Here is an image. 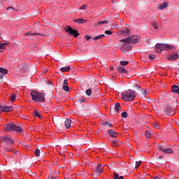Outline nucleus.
Wrapping results in <instances>:
<instances>
[{"label":"nucleus","instance_id":"nucleus-1","mask_svg":"<svg viewBox=\"0 0 179 179\" xmlns=\"http://www.w3.org/2000/svg\"><path fill=\"white\" fill-rule=\"evenodd\" d=\"M136 97V92L134 90H128L122 93V99L124 101H134Z\"/></svg>","mask_w":179,"mask_h":179},{"label":"nucleus","instance_id":"nucleus-2","mask_svg":"<svg viewBox=\"0 0 179 179\" xmlns=\"http://www.w3.org/2000/svg\"><path fill=\"white\" fill-rule=\"evenodd\" d=\"M155 48L156 52L158 54H162V51H171L174 47L167 43H157Z\"/></svg>","mask_w":179,"mask_h":179},{"label":"nucleus","instance_id":"nucleus-3","mask_svg":"<svg viewBox=\"0 0 179 179\" xmlns=\"http://www.w3.org/2000/svg\"><path fill=\"white\" fill-rule=\"evenodd\" d=\"M31 96L34 101H39L40 103H44V101H45V94L44 93L38 92L36 91H32L31 92Z\"/></svg>","mask_w":179,"mask_h":179},{"label":"nucleus","instance_id":"nucleus-4","mask_svg":"<svg viewBox=\"0 0 179 179\" xmlns=\"http://www.w3.org/2000/svg\"><path fill=\"white\" fill-rule=\"evenodd\" d=\"M0 139L1 141V145L3 146H8L10 148H12L13 145H15V141L10 136H3L0 137Z\"/></svg>","mask_w":179,"mask_h":179},{"label":"nucleus","instance_id":"nucleus-5","mask_svg":"<svg viewBox=\"0 0 179 179\" xmlns=\"http://www.w3.org/2000/svg\"><path fill=\"white\" fill-rule=\"evenodd\" d=\"M4 129L6 132H22V127L16 126L14 124H6L4 125Z\"/></svg>","mask_w":179,"mask_h":179},{"label":"nucleus","instance_id":"nucleus-6","mask_svg":"<svg viewBox=\"0 0 179 179\" xmlns=\"http://www.w3.org/2000/svg\"><path fill=\"white\" fill-rule=\"evenodd\" d=\"M120 41H127L129 44H136L139 42V36L136 35H132L126 39H122Z\"/></svg>","mask_w":179,"mask_h":179},{"label":"nucleus","instance_id":"nucleus-7","mask_svg":"<svg viewBox=\"0 0 179 179\" xmlns=\"http://www.w3.org/2000/svg\"><path fill=\"white\" fill-rule=\"evenodd\" d=\"M65 31L69 34V36H73V37H78L79 36V33L78 30L72 29V27L68 26L65 29Z\"/></svg>","mask_w":179,"mask_h":179},{"label":"nucleus","instance_id":"nucleus-8","mask_svg":"<svg viewBox=\"0 0 179 179\" xmlns=\"http://www.w3.org/2000/svg\"><path fill=\"white\" fill-rule=\"evenodd\" d=\"M120 43H124V44L122 45V52H125V51H131L132 50V45H131L129 42L127 41H120Z\"/></svg>","mask_w":179,"mask_h":179},{"label":"nucleus","instance_id":"nucleus-9","mask_svg":"<svg viewBox=\"0 0 179 179\" xmlns=\"http://www.w3.org/2000/svg\"><path fill=\"white\" fill-rule=\"evenodd\" d=\"M158 149L161 151L163 152V153H167V154H171L174 153V150L171 148H166L163 145H158Z\"/></svg>","mask_w":179,"mask_h":179},{"label":"nucleus","instance_id":"nucleus-10","mask_svg":"<svg viewBox=\"0 0 179 179\" xmlns=\"http://www.w3.org/2000/svg\"><path fill=\"white\" fill-rule=\"evenodd\" d=\"M165 112L166 113L167 115H174L176 114L174 108L170 107L166 108Z\"/></svg>","mask_w":179,"mask_h":179},{"label":"nucleus","instance_id":"nucleus-11","mask_svg":"<svg viewBox=\"0 0 179 179\" xmlns=\"http://www.w3.org/2000/svg\"><path fill=\"white\" fill-rule=\"evenodd\" d=\"M168 61H176V59H178V54L173 53L167 57Z\"/></svg>","mask_w":179,"mask_h":179},{"label":"nucleus","instance_id":"nucleus-12","mask_svg":"<svg viewBox=\"0 0 179 179\" xmlns=\"http://www.w3.org/2000/svg\"><path fill=\"white\" fill-rule=\"evenodd\" d=\"M13 110V106H2L1 111L3 113H9L10 111H12Z\"/></svg>","mask_w":179,"mask_h":179},{"label":"nucleus","instance_id":"nucleus-13","mask_svg":"<svg viewBox=\"0 0 179 179\" xmlns=\"http://www.w3.org/2000/svg\"><path fill=\"white\" fill-rule=\"evenodd\" d=\"M108 134L111 136V138H117L118 136V133L113 129L108 130Z\"/></svg>","mask_w":179,"mask_h":179},{"label":"nucleus","instance_id":"nucleus-14","mask_svg":"<svg viewBox=\"0 0 179 179\" xmlns=\"http://www.w3.org/2000/svg\"><path fill=\"white\" fill-rule=\"evenodd\" d=\"M103 171V167L101 166V164H98L96 166H95L94 172L101 174Z\"/></svg>","mask_w":179,"mask_h":179},{"label":"nucleus","instance_id":"nucleus-15","mask_svg":"<svg viewBox=\"0 0 179 179\" xmlns=\"http://www.w3.org/2000/svg\"><path fill=\"white\" fill-rule=\"evenodd\" d=\"M62 89L64 90V92H69V87H68V80H64Z\"/></svg>","mask_w":179,"mask_h":179},{"label":"nucleus","instance_id":"nucleus-16","mask_svg":"<svg viewBox=\"0 0 179 179\" xmlns=\"http://www.w3.org/2000/svg\"><path fill=\"white\" fill-rule=\"evenodd\" d=\"M171 92H172V93H177V94H179V87H178V85H173L171 87Z\"/></svg>","mask_w":179,"mask_h":179},{"label":"nucleus","instance_id":"nucleus-17","mask_svg":"<svg viewBox=\"0 0 179 179\" xmlns=\"http://www.w3.org/2000/svg\"><path fill=\"white\" fill-rule=\"evenodd\" d=\"M121 142H119L118 140H112L111 145L113 148H118L120 146Z\"/></svg>","mask_w":179,"mask_h":179},{"label":"nucleus","instance_id":"nucleus-18","mask_svg":"<svg viewBox=\"0 0 179 179\" xmlns=\"http://www.w3.org/2000/svg\"><path fill=\"white\" fill-rule=\"evenodd\" d=\"M71 124H72V120L69 119H66L64 122V126L68 129L69 128H71Z\"/></svg>","mask_w":179,"mask_h":179},{"label":"nucleus","instance_id":"nucleus-19","mask_svg":"<svg viewBox=\"0 0 179 179\" xmlns=\"http://www.w3.org/2000/svg\"><path fill=\"white\" fill-rule=\"evenodd\" d=\"M117 72L119 73H125L126 75L128 74V70H125L124 67H120L117 69Z\"/></svg>","mask_w":179,"mask_h":179},{"label":"nucleus","instance_id":"nucleus-20","mask_svg":"<svg viewBox=\"0 0 179 179\" xmlns=\"http://www.w3.org/2000/svg\"><path fill=\"white\" fill-rule=\"evenodd\" d=\"M167 6H169V4L166 2H164V3H160V4L158 5V8L160 10L166 9V8H167Z\"/></svg>","mask_w":179,"mask_h":179},{"label":"nucleus","instance_id":"nucleus-21","mask_svg":"<svg viewBox=\"0 0 179 179\" xmlns=\"http://www.w3.org/2000/svg\"><path fill=\"white\" fill-rule=\"evenodd\" d=\"M102 124L104 127H106V128H113V127H114V124L108 122V121L103 122Z\"/></svg>","mask_w":179,"mask_h":179},{"label":"nucleus","instance_id":"nucleus-22","mask_svg":"<svg viewBox=\"0 0 179 179\" xmlns=\"http://www.w3.org/2000/svg\"><path fill=\"white\" fill-rule=\"evenodd\" d=\"M120 110H121V104H120V103H116L114 107V111H115V113H118Z\"/></svg>","mask_w":179,"mask_h":179},{"label":"nucleus","instance_id":"nucleus-23","mask_svg":"<svg viewBox=\"0 0 179 179\" xmlns=\"http://www.w3.org/2000/svg\"><path fill=\"white\" fill-rule=\"evenodd\" d=\"M106 35L104 34H101V35H99V36H94L92 38V39L95 41H97V40H101V38H103V37H105Z\"/></svg>","mask_w":179,"mask_h":179},{"label":"nucleus","instance_id":"nucleus-24","mask_svg":"<svg viewBox=\"0 0 179 179\" xmlns=\"http://www.w3.org/2000/svg\"><path fill=\"white\" fill-rule=\"evenodd\" d=\"M61 72H69L71 71V66H65L60 68Z\"/></svg>","mask_w":179,"mask_h":179},{"label":"nucleus","instance_id":"nucleus-25","mask_svg":"<svg viewBox=\"0 0 179 179\" xmlns=\"http://www.w3.org/2000/svg\"><path fill=\"white\" fill-rule=\"evenodd\" d=\"M122 34L124 35V36H129V33H131V31H129V29L128 28H126L124 30L121 31Z\"/></svg>","mask_w":179,"mask_h":179},{"label":"nucleus","instance_id":"nucleus-26","mask_svg":"<svg viewBox=\"0 0 179 179\" xmlns=\"http://www.w3.org/2000/svg\"><path fill=\"white\" fill-rule=\"evenodd\" d=\"M34 117H38L41 120L43 119V116L41 115L40 113L38 112V110H35L33 112Z\"/></svg>","mask_w":179,"mask_h":179},{"label":"nucleus","instance_id":"nucleus-27","mask_svg":"<svg viewBox=\"0 0 179 179\" xmlns=\"http://www.w3.org/2000/svg\"><path fill=\"white\" fill-rule=\"evenodd\" d=\"M145 135L146 138H152V135H153V133H152V131H146Z\"/></svg>","mask_w":179,"mask_h":179},{"label":"nucleus","instance_id":"nucleus-28","mask_svg":"<svg viewBox=\"0 0 179 179\" xmlns=\"http://www.w3.org/2000/svg\"><path fill=\"white\" fill-rule=\"evenodd\" d=\"M24 36H43L41 34H39V33H31V32H28V33H26L24 34Z\"/></svg>","mask_w":179,"mask_h":179},{"label":"nucleus","instance_id":"nucleus-29","mask_svg":"<svg viewBox=\"0 0 179 179\" xmlns=\"http://www.w3.org/2000/svg\"><path fill=\"white\" fill-rule=\"evenodd\" d=\"M0 73H3V75H6L8 73V69L1 67Z\"/></svg>","mask_w":179,"mask_h":179},{"label":"nucleus","instance_id":"nucleus-30","mask_svg":"<svg viewBox=\"0 0 179 179\" xmlns=\"http://www.w3.org/2000/svg\"><path fill=\"white\" fill-rule=\"evenodd\" d=\"M113 178L114 179H124V176H120L118 173H114L113 174Z\"/></svg>","mask_w":179,"mask_h":179},{"label":"nucleus","instance_id":"nucleus-31","mask_svg":"<svg viewBox=\"0 0 179 179\" xmlns=\"http://www.w3.org/2000/svg\"><path fill=\"white\" fill-rule=\"evenodd\" d=\"M6 45H8V43H0V50H5L6 48Z\"/></svg>","mask_w":179,"mask_h":179},{"label":"nucleus","instance_id":"nucleus-32","mask_svg":"<svg viewBox=\"0 0 179 179\" xmlns=\"http://www.w3.org/2000/svg\"><path fill=\"white\" fill-rule=\"evenodd\" d=\"M128 64H129V62H128V61H121L120 62V65H122V66H127V65H128Z\"/></svg>","mask_w":179,"mask_h":179},{"label":"nucleus","instance_id":"nucleus-33","mask_svg":"<svg viewBox=\"0 0 179 179\" xmlns=\"http://www.w3.org/2000/svg\"><path fill=\"white\" fill-rule=\"evenodd\" d=\"M74 22H76V23H86V20H75Z\"/></svg>","mask_w":179,"mask_h":179},{"label":"nucleus","instance_id":"nucleus-34","mask_svg":"<svg viewBox=\"0 0 179 179\" xmlns=\"http://www.w3.org/2000/svg\"><path fill=\"white\" fill-rule=\"evenodd\" d=\"M92 89H88L85 91V94H87V96H92Z\"/></svg>","mask_w":179,"mask_h":179},{"label":"nucleus","instance_id":"nucleus-35","mask_svg":"<svg viewBox=\"0 0 179 179\" xmlns=\"http://www.w3.org/2000/svg\"><path fill=\"white\" fill-rule=\"evenodd\" d=\"M10 100H11V101H15L16 100V95L15 94H13L10 96Z\"/></svg>","mask_w":179,"mask_h":179},{"label":"nucleus","instance_id":"nucleus-36","mask_svg":"<svg viewBox=\"0 0 179 179\" xmlns=\"http://www.w3.org/2000/svg\"><path fill=\"white\" fill-rule=\"evenodd\" d=\"M122 118H127L128 117V113L123 112L121 114Z\"/></svg>","mask_w":179,"mask_h":179},{"label":"nucleus","instance_id":"nucleus-37","mask_svg":"<svg viewBox=\"0 0 179 179\" xmlns=\"http://www.w3.org/2000/svg\"><path fill=\"white\" fill-rule=\"evenodd\" d=\"M108 24V21L107 20H102V21L98 22V24Z\"/></svg>","mask_w":179,"mask_h":179},{"label":"nucleus","instance_id":"nucleus-38","mask_svg":"<svg viewBox=\"0 0 179 179\" xmlns=\"http://www.w3.org/2000/svg\"><path fill=\"white\" fill-rule=\"evenodd\" d=\"M35 156H36V157H38V156H40V149H38V148L36 149Z\"/></svg>","mask_w":179,"mask_h":179},{"label":"nucleus","instance_id":"nucleus-39","mask_svg":"<svg viewBox=\"0 0 179 179\" xmlns=\"http://www.w3.org/2000/svg\"><path fill=\"white\" fill-rule=\"evenodd\" d=\"M151 24H152V27L155 29V30H157V24L156 22H151Z\"/></svg>","mask_w":179,"mask_h":179},{"label":"nucleus","instance_id":"nucleus-40","mask_svg":"<svg viewBox=\"0 0 179 179\" xmlns=\"http://www.w3.org/2000/svg\"><path fill=\"white\" fill-rule=\"evenodd\" d=\"M4 150L6 152H12V148L9 146L4 148Z\"/></svg>","mask_w":179,"mask_h":179},{"label":"nucleus","instance_id":"nucleus-41","mask_svg":"<svg viewBox=\"0 0 179 179\" xmlns=\"http://www.w3.org/2000/svg\"><path fill=\"white\" fill-rule=\"evenodd\" d=\"M141 161H136V169H138V167H139V166H141Z\"/></svg>","mask_w":179,"mask_h":179},{"label":"nucleus","instance_id":"nucleus-42","mask_svg":"<svg viewBox=\"0 0 179 179\" xmlns=\"http://www.w3.org/2000/svg\"><path fill=\"white\" fill-rule=\"evenodd\" d=\"M105 34H107L108 36H111V34H113V32L111 31H105Z\"/></svg>","mask_w":179,"mask_h":179},{"label":"nucleus","instance_id":"nucleus-43","mask_svg":"<svg viewBox=\"0 0 179 179\" xmlns=\"http://www.w3.org/2000/svg\"><path fill=\"white\" fill-rule=\"evenodd\" d=\"M149 58H150V59H155V58H156V55H149Z\"/></svg>","mask_w":179,"mask_h":179},{"label":"nucleus","instance_id":"nucleus-44","mask_svg":"<svg viewBox=\"0 0 179 179\" xmlns=\"http://www.w3.org/2000/svg\"><path fill=\"white\" fill-rule=\"evenodd\" d=\"M149 93H150L149 90H144L143 94V96H146V94H149Z\"/></svg>","mask_w":179,"mask_h":179},{"label":"nucleus","instance_id":"nucleus-45","mask_svg":"<svg viewBox=\"0 0 179 179\" xmlns=\"http://www.w3.org/2000/svg\"><path fill=\"white\" fill-rule=\"evenodd\" d=\"M154 128H155L156 129H159L160 128V125H159V124H154Z\"/></svg>","mask_w":179,"mask_h":179},{"label":"nucleus","instance_id":"nucleus-46","mask_svg":"<svg viewBox=\"0 0 179 179\" xmlns=\"http://www.w3.org/2000/svg\"><path fill=\"white\" fill-rule=\"evenodd\" d=\"M85 38H86V40L89 41V40H90V38H92V36H88V35H86V36H85Z\"/></svg>","mask_w":179,"mask_h":179},{"label":"nucleus","instance_id":"nucleus-47","mask_svg":"<svg viewBox=\"0 0 179 179\" xmlns=\"http://www.w3.org/2000/svg\"><path fill=\"white\" fill-rule=\"evenodd\" d=\"M5 76H3V74H0V80H2V79H3Z\"/></svg>","mask_w":179,"mask_h":179},{"label":"nucleus","instance_id":"nucleus-48","mask_svg":"<svg viewBox=\"0 0 179 179\" xmlns=\"http://www.w3.org/2000/svg\"><path fill=\"white\" fill-rule=\"evenodd\" d=\"M80 9H83V10L86 9V5H83L80 8Z\"/></svg>","mask_w":179,"mask_h":179},{"label":"nucleus","instance_id":"nucleus-49","mask_svg":"<svg viewBox=\"0 0 179 179\" xmlns=\"http://www.w3.org/2000/svg\"><path fill=\"white\" fill-rule=\"evenodd\" d=\"M10 9H14L13 6H9L7 8V10H10Z\"/></svg>","mask_w":179,"mask_h":179},{"label":"nucleus","instance_id":"nucleus-50","mask_svg":"<svg viewBox=\"0 0 179 179\" xmlns=\"http://www.w3.org/2000/svg\"><path fill=\"white\" fill-rule=\"evenodd\" d=\"M96 96H99V90H96Z\"/></svg>","mask_w":179,"mask_h":179},{"label":"nucleus","instance_id":"nucleus-51","mask_svg":"<svg viewBox=\"0 0 179 179\" xmlns=\"http://www.w3.org/2000/svg\"><path fill=\"white\" fill-rule=\"evenodd\" d=\"M80 101L81 103H85V99H80Z\"/></svg>","mask_w":179,"mask_h":179},{"label":"nucleus","instance_id":"nucleus-52","mask_svg":"<svg viewBox=\"0 0 179 179\" xmlns=\"http://www.w3.org/2000/svg\"><path fill=\"white\" fill-rule=\"evenodd\" d=\"M52 179H58V178L55 176H52Z\"/></svg>","mask_w":179,"mask_h":179},{"label":"nucleus","instance_id":"nucleus-53","mask_svg":"<svg viewBox=\"0 0 179 179\" xmlns=\"http://www.w3.org/2000/svg\"><path fill=\"white\" fill-rule=\"evenodd\" d=\"M155 179H162V178H160V176H159V177H155Z\"/></svg>","mask_w":179,"mask_h":179},{"label":"nucleus","instance_id":"nucleus-54","mask_svg":"<svg viewBox=\"0 0 179 179\" xmlns=\"http://www.w3.org/2000/svg\"><path fill=\"white\" fill-rule=\"evenodd\" d=\"M158 159H163V157L159 156V157H158Z\"/></svg>","mask_w":179,"mask_h":179},{"label":"nucleus","instance_id":"nucleus-55","mask_svg":"<svg viewBox=\"0 0 179 179\" xmlns=\"http://www.w3.org/2000/svg\"><path fill=\"white\" fill-rule=\"evenodd\" d=\"M110 71H113V67H110Z\"/></svg>","mask_w":179,"mask_h":179},{"label":"nucleus","instance_id":"nucleus-56","mask_svg":"<svg viewBox=\"0 0 179 179\" xmlns=\"http://www.w3.org/2000/svg\"><path fill=\"white\" fill-rule=\"evenodd\" d=\"M0 110H2V106H0Z\"/></svg>","mask_w":179,"mask_h":179},{"label":"nucleus","instance_id":"nucleus-57","mask_svg":"<svg viewBox=\"0 0 179 179\" xmlns=\"http://www.w3.org/2000/svg\"><path fill=\"white\" fill-rule=\"evenodd\" d=\"M0 38H1V36H0Z\"/></svg>","mask_w":179,"mask_h":179},{"label":"nucleus","instance_id":"nucleus-58","mask_svg":"<svg viewBox=\"0 0 179 179\" xmlns=\"http://www.w3.org/2000/svg\"><path fill=\"white\" fill-rule=\"evenodd\" d=\"M0 179H1V177H0Z\"/></svg>","mask_w":179,"mask_h":179}]
</instances>
